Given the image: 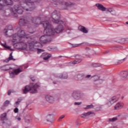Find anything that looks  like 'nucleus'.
I'll use <instances>...</instances> for the list:
<instances>
[{
	"label": "nucleus",
	"mask_w": 128,
	"mask_h": 128,
	"mask_svg": "<svg viewBox=\"0 0 128 128\" xmlns=\"http://www.w3.org/2000/svg\"><path fill=\"white\" fill-rule=\"evenodd\" d=\"M41 24L43 25L44 28V32L46 34V35L42 36L40 38V40L42 44H48V42H52V40L48 36H54V32H52V24H50V22L48 20L42 22Z\"/></svg>",
	"instance_id": "f257e3e1"
},
{
	"label": "nucleus",
	"mask_w": 128,
	"mask_h": 128,
	"mask_svg": "<svg viewBox=\"0 0 128 128\" xmlns=\"http://www.w3.org/2000/svg\"><path fill=\"white\" fill-rule=\"evenodd\" d=\"M60 14L58 13V11L54 10L52 13V18L48 19V20H52L54 24H60L56 27V28H55L54 30H52V32L54 34H54L55 32H56V34H60V32H64V26L62 25L64 24V22H62V20H60ZM51 27L52 28V25Z\"/></svg>",
	"instance_id": "f03ea898"
},
{
	"label": "nucleus",
	"mask_w": 128,
	"mask_h": 128,
	"mask_svg": "<svg viewBox=\"0 0 128 128\" xmlns=\"http://www.w3.org/2000/svg\"><path fill=\"white\" fill-rule=\"evenodd\" d=\"M26 32L24 30H20L18 32V34H14L13 36V40H12V42H16V44H20L22 46L20 48V50H24L28 47V45L24 43V42H18V40H20V38H22L26 36Z\"/></svg>",
	"instance_id": "7ed1b4c3"
},
{
	"label": "nucleus",
	"mask_w": 128,
	"mask_h": 128,
	"mask_svg": "<svg viewBox=\"0 0 128 128\" xmlns=\"http://www.w3.org/2000/svg\"><path fill=\"white\" fill-rule=\"evenodd\" d=\"M22 4L20 3V5L16 4L14 5L13 8L10 9L12 14L14 16L18 14H22L24 12V8L22 6Z\"/></svg>",
	"instance_id": "20e7f679"
},
{
	"label": "nucleus",
	"mask_w": 128,
	"mask_h": 128,
	"mask_svg": "<svg viewBox=\"0 0 128 128\" xmlns=\"http://www.w3.org/2000/svg\"><path fill=\"white\" fill-rule=\"evenodd\" d=\"M6 5L4 4V0H0V10H2V14L4 16H8L10 13H8V10H6Z\"/></svg>",
	"instance_id": "39448f33"
},
{
	"label": "nucleus",
	"mask_w": 128,
	"mask_h": 128,
	"mask_svg": "<svg viewBox=\"0 0 128 128\" xmlns=\"http://www.w3.org/2000/svg\"><path fill=\"white\" fill-rule=\"evenodd\" d=\"M32 23V20H26L24 19H20L19 21V24L20 26H28V28L30 26L31 24Z\"/></svg>",
	"instance_id": "423d86ee"
},
{
	"label": "nucleus",
	"mask_w": 128,
	"mask_h": 128,
	"mask_svg": "<svg viewBox=\"0 0 128 128\" xmlns=\"http://www.w3.org/2000/svg\"><path fill=\"white\" fill-rule=\"evenodd\" d=\"M118 98H120V96H114L112 97L107 103V105L108 106H110L112 104H114V102H116L118 100Z\"/></svg>",
	"instance_id": "0eeeda50"
},
{
	"label": "nucleus",
	"mask_w": 128,
	"mask_h": 128,
	"mask_svg": "<svg viewBox=\"0 0 128 128\" xmlns=\"http://www.w3.org/2000/svg\"><path fill=\"white\" fill-rule=\"evenodd\" d=\"M44 98L46 102L49 104H54V102H56V98L50 94L46 95Z\"/></svg>",
	"instance_id": "6e6552de"
},
{
	"label": "nucleus",
	"mask_w": 128,
	"mask_h": 128,
	"mask_svg": "<svg viewBox=\"0 0 128 128\" xmlns=\"http://www.w3.org/2000/svg\"><path fill=\"white\" fill-rule=\"evenodd\" d=\"M22 72V70L20 68L13 70V71L10 73V76L12 78H14V76Z\"/></svg>",
	"instance_id": "1a4fd4ad"
},
{
	"label": "nucleus",
	"mask_w": 128,
	"mask_h": 128,
	"mask_svg": "<svg viewBox=\"0 0 128 128\" xmlns=\"http://www.w3.org/2000/svg\"><path fill=\"white\" fill-rule=\"evenodd\" d=\"M72 96L74 100H77L80 98V91H74Z\"/></svg>",
	"instance_id": "9d476101"
},
{
	"label": "nucleus",
	"mask_w": 128,
	"mask_h": 128,
	"mask_svg": "<svg viewBox=\"0 0 128 128\" xmlns=\"http://www.w3.org/2000/svg\"><path fill=\"white\" fill-rule=\"evenodd\" d=\"M0 120L2 124H6V120H8L6 113H4L0 115Z\"/></svg>",
	"instance_id": "9b49d317"
},
{
	"label": "nucleus",
	"mask_w": 128,
	"mask_h": 128,
	"mask_svg": "<svg viewBox=\"0 0 128 128\" xmlns=\"http://www.w3.org/2000/svg\"><path fill=\"white\" fill-rule=\"evenodd\" d=\"M56 78H62V80H66L68 78V74L66 72H64L62 74H58L55 75Z\"/></svg>",
	"instance_id": "f8f14e48"
},
{
	"label": "nucleus",
	"mask_w": 128,
	"mask_h": 128,
	"mask_svg": "<svg viewBox=\"0 0 128 128\" xmlns=\"http://www.w3.org/2000/svg\"><path fill=\"white\" fill-rule=\"evenodd\" d=\"M40 88V84L38 83L34 84L32 85V94L38 93V89Z\"/></svg>",
	"instance_id": "ddd939ff"
},
{
	"label": "nucleus",
	"mask_w": 128,
	"mask_h": 128,
	"mask_svg": "<svg viewBox=\"0 0 128 128\" xmlns=\"http://www.w3.org/2000/svg\"><path fill=\"white\" fill-rule=\"evenodd\" d=\"M84 78V74H78L74 76V79L76 80H82Z\"/></svg>",
	"instance_id": "4468645a"
},
{
	"label": "nucleus",
	"mask_w": 128,
	"mask_h": 128,
	"mask_svg": "<svg viewBox=\"0 0 128 128\" xmlns=\"http://www.w3.org/2000/svg\"><path fill=\"white\" fill-rule=\"evenodd\" d=\"M32 84H30V86H25L24 89L23 90V93L24 94H28V92L30 90H32Z\"/></svg>",
	"instance_id": "2eb2a0df"
},
{
	"label": "nucleus",
	"mask_w": 128,
	"mask_h": 128,
	"mask_svg": "<svg viewBox=\"0 0 128 128\" xmlns=\"http://www.w3.org/2000/svg\"><path fill=\"white\" fill-rule=\"evenodd\" d=\"M54 119V114H50L48 115L45 119V120L46 122H52V120Z\"/></svg>",
	"instance_id": "dca6fc26"
},
{
	"label": "nucleus",
	"mask_w": 128,
	"mask_h": 128,
	"mask_svg": "<svg viewBox=\"0 0 128 128\" xmlns=\"http://www.w3.org/2000/svg\"><path fill=\"white\" fill-rule=\"evenodd\" d=\"M96 6L98 7V10H100L102 12H106V7L100 4H96Z\"/></svg>",
	"instance_id": "f3484780"
},
{
	"label": "nucleus",
	"mask_w": 128,
	"mask_h": 128,
	"mask_svg": "<svg viewBox=\"0 0 128 128\" xmlns=\"http://www.w3.org/2000/svg\"><path fill=\"white\" fill-rule=\"evenodd\" d=\"M124 104L122 102H119L114 106V110H120V108H124Z\"/></svg>",
	"instance_id": "a211bd4d"
},
{
	"label": "nucleus",
	"mask_w": 128,
	"mask_h": 128,
	"mask_svg": "<svg viewBox=\"0 0 128 128\" xmlns=\"http://www.w3.org/2000/svg\"><path fill=\"white\" fill-rule=\"evenodd\" d=\"M120 76L122 78H128V70L125 71H122L120 72Z\"/></svg>",
	"instance_id": "6ab92c4d"
},
{
	"label": "nucleus",
	"mask_w": 128,
	"mask_h": 128,
	"mask_svg": "<svg viewBox=\"0 0 128 128\" xmlns=\"http://www.w3.org/2000/svg\"><path fill=\"white\" fill-rule=\"evenodd\" d=\"M0 70H12V68H10V66L9 65H4L0 67Z\"/></svg>",
	"instance_id": "aec40b11"
},
{
	"label": "nucleus",
	"mask_w": 128,
	"mask_h": 128,
	"mask_svg": "<svg viewBox=\"0 0 128 128\" xmlns=\"http://www.w3.org/2000/svg\"><path fill=\"white\" fill-rule=\"evenodd\" d=\"M90 114H94V112L92 111H90L86 113H84L81 115L82 118H86V116H90Z\"/></svg>",
	"instance_id": "412c9836"
},
{
	"label": "nucleus",
	"mask_w": 128,
	"mask_h": 128,
	"mask_svg": "<svg viewBox=\"0 0 128 128\" xmlns=\"http://www.w3.org/2000/svg\"><path fill=\"white\" fill-rule=\"evenodd\" d=\"M78 30L80 32H84V34H88V31L86 28V27L84 26H78Z\"/></svg>",
	"instance_id": "4be33fe9"
},
{
	"label": "nucleus",
	"mask_w": 128,
	"mask_h": 128,
	"mask_svg": "<svg viewBox=\"0 0 128 128\" xmlns=\"http://www.w3.org/2000/svg\"><path fill=\"white\" fill-rule=\"evenodd\" d=\"M3 2H4V4L6 6H12L14 4L12 0H3Z\"/></svg>",
	"instance_id": "5701e85b"
},
{
	"label": "nucleus",
	"mask_w": 128,
	"mask_h": 128,
	"mask_svg": "<svg viewBox=\"0 0 128 128\" xmlns=\"http://www.w3.org/2000/svg\"><path fill=\"white\" fill-rule=\"evenodd\" d=\"M10 60H16V59L14 58L12 56V53H10L9 58L4 60L5 62H8Z\"/></svg>",
	"instance_id": "b1692460"
},
{
	"label": "nucleus",
	"mask_w": 128,
	"mask_h": 128,
	"mask_svg": "<svg viewBox=\"0 0 128 128\" xmlns=\"http://www.w3.org/2000/svg\"><path fill=\"white\" fill-rule=\"evenodd\" d=\"M28 44L30 50H32V38H28Z\"/></svg>",
	"instance_id": "393cba45"
},
{
	"label": "nucleus",
	"mask_w": 128,
	"mask_h": 128,
	"mask_svg": "<svg viewBox=\"0 0 128 128\" xmlns=\"http://www.w3.org/2000/svg\"><path fill=\"white\" fill-rule=\"evenodd\" d=\"M8 30H12V25H10V26H8V30L4 29V34H6V36H8V34H7Z\"/></svg>",
	"instance_id": "a878e982"
},
{
	"label": "nucleus",
	"mask_w": 128,
	"mask_h": 128,
	"mask_svg": "<svg viewBox=\"0 0 128 128\" xmlns=\"http://www.w3.org/2000/svg\"><path fill=\"white\" fill-rule=\"evenodd\" d=\"M24 4H26L27 6H32V0H24Z\"/></svg>",
	"instance_id": "bb28decb"
},
{
	"label": "nucleus",
	"mask_w": 128,
	"mask_h": 128,
	"mask_svg": "<svg viewBox=\"0 0 128 128\" xmlns=\"http://www.w3.org/2000/svg\"><path fill=\"white\" fill-rule=\"evenodd\" d=\"M80 60H74V62H70L69 64L72 66H74V64H80Z\"/></svg>",
	"instance_id": "cd10ccee"
},
{
	"label": "nucleus",
	"mask_w": 128,
	"mask_h": 128,
	"mask_svg": "<svg viewBox=\"0 0 128 128\" xmlns=\"http://www.w3.org/2000/svg\"><path fill=\"white\" fill-rule=\"evenodd\" d=\"M32 46H40V43L38 42V41L33 42Z\"/></svg>",
	"instance_id": "c85d7f7f"
},
{
	"label": "nucleus",
	"mask_w": 128,
	"mask_h": 128,
	"mask_svg": "<svg viewBox=\"0 0 128 128\" xmlns=\"http://www.w3.org/2000/svg\"><path fill=\"white\" fill-rule=\"evenodd\" d=\"M94 108V106L92 104L90 105H88L86 108H84L85 110H88L90 108Z\"/></svg>",
	"instance_id": "c756f323"
},
{
	"label": "nucleus",
	"mask_w": 128,
	"mask_h": 128,
	"mask_svg": "<svg viewBox=\"0 0 128 128\" xmlns=\"http://www.w3.org/2000/svg\"><path fill=\"white\" fill-rule=\"evenodd\" d=\"M52 58V54H49L46 56H44V58H43V60H48V58Z\"/></svg>",
	"instance_id": "7c9ffc66"
},
{
	"label": "nucleus",
	"mask_w": 128,
	"mask_h": 128,
	"mask_svg": "<svg viewBox=\"0 0 128 128\" xmlns=\"http://www.w3.org/2000/svg\"><path fill=\"white\" fill-rule=\"evenodd\" d=\"M124 60H126V58L121 60H118L117 62V64H122Z\"/></svg>",
	"instance_id": "2f4dec72"
},
{
	"label": "nucleus",
	"mask_w": 128,
	"mask_h": 128,
	"mask_svg": "<svg viewBox=\"0 0 128 128\" xmlns=\"http://www.w3.org/2000/svg\"><path fill=\"white\" fill-rule=\"evenodd\" d=\"M76 60H78V62H82V57H80V56L79 55H76Z\"/></svg>",
	"instance_id": "473e14b6"
},
{
	"label": "nucleus",
	"mask_w": 128,
	"mask_h": 128,
	"mask_svg": "<svg viewBox=\"0 0 128 128\" xmlns=\"http://www.w3.org/2000/svg\"><path fill=\"white\" fill-rule=\"evenodd\" d=\"M118 120V118L117 117H114L112 118L109 119V122H116Z\"/></svg>",
	"instance_id": "72a5a7b5"
},
{
	"label": "nucleus",
	"mask_w": 128,
	"mask_h": 128,
	"mask_svg": "<svg viewBox=\"0 0 128 128\" xmlns=\"http://www.w3.org/2000/svg\"><path fill=\"white\" fill-rule=\"evenodd\" d=\"M10 104V101L9 100H6L4 103V106H8V104Z\"/></svg>",
	"instance_id": "f704fd0d"
},
{
	"label": "nucleus",
	"mask_w": 128,
	"mask_h": 128,
	"mask_svg": "<svg viewBox=\"0 0 128 128\" xmlns=\"http://www.w3.org/2000/svg\"><path fill=\"white\" fill-rule=\"evenodd\" d=\"M106 10L107 12H114V10L112 8H106Z\"/></svg>",
	"instance_id": "c9c22d12"
},
{
	"label": "nucleus",
	"mask_w": 128,
	"mask_h": 128,
	"mask_svg": "<svg viewBox=\"0 0 128 128\" xmlns=\"http://www.w3.org/2000/svg\"><path fill=\"white\" fill-rule=\"evenodd\" d=\"M22 98H18V101L16 102V106H18V104H20V102H22Z\"/></svg>",
	"instance_id": "e433bc0d"
},
{
	"label": "nucleus",
	"mask_w": 128,
	"mask_h": 128,
	"mask_svg": "<svg viewBox=\"0 0 128 128\" xmlns=\"http://www.w3.org/2000/svg\"><path fill=\"white\" fill-rule=\"evenodd\" d=\"M2 46H4V48H8V50H12L11 47L8 46L6 44H2Z\"/></svg>",
	"instance_id": "4c0bfd02"
},
{
	"label": "nucleus",
	"mask_w": 128,
	"mask_h": 128,
	"mask_svg": "<svg viewBox=\"0 0 128 128\" xmlns=\"http://www.w3.org/2000/svg\"><path fill=\"white\" fill-rule=\"evenodd\" d=\"M92 78L94 82H96V80H98L100 78L98 76H93Z\"/></svg>",
	"instance_id": "58836bf2"
},
{
	"label": "nucleus",
	"mask_w": 128,
	"mask_h": 128,
	"mask_svg": "<svg viewBox=\"0 0 128 128\" xmlns=\"http://www.w3.org/2000/svg\"><path fill=\"white\" fill-rule=\"evenodd\" d=\"M100 64L97 63H94L92 64V66H94V68H98V66H100Z\"/></svg>",
	"instance_id": "ea45409f"
},
{
	"label": "nucleus",
	"mask_w": 128,
	"mask_h": 128,
	"mask_svg": "<svg viewBox=\"0 0 128 128\" xmlns=\"http://www.w3.org/2000/svg\"><path fill=\"white\" fill-rule=\"evenodd\" d=\"M126 38H122V39H121L120 42L121 44H126Z\"/></svg>",
	"instance_id": "a19ab883"
},
{
	"label": "nucleus",
	"mask_w": 128,
	"mask_h": 128,
	"mask_svg": "<svg viewBox=\"0 0 128 128\" xmlns=\"http://www.w3.org/2000/svg\"><path fill=\"white\" fill-rule=\"evenodd\" d=\"M93 86H94V88H98V83L95 82L93 84Z\"/></svg>",
	"instance_id": "79ce46f5"
},
{
	"label": "nucleus",
	"mask_w": 128,
	"mask_h": 128,
	"mask_svg": "<svg viewBox=\"0 0 128 128\" xmlns=\"http://www.w3.org/2000/svg\"><path fill=\"white\" fill-rule=\"evenodd\" d=\"M82 102H75L74 103V106H80L82 104Z\"/></svg>",
	"instance_id": "37998d69"
},
{
	"label": "nucleus",
	"mask_w": 128,
	"mask_h": 128,
	"mask_svg": "<svg viewBox=\"0 0 128 128\" xmlns=\"http://www.w3.org/2000/svg\"><path fill=\"white\" fill-rule=\"evenodd\" d=\"M38 54H40V52H44V50H42V49H38Z\"/></svg>",
	"instance_id": "c03bdc74"
},
{
	"label": "nucleus",
	"mask_w": 128,
	"mask_h": 128,
	"mask_svg": "<svg viewBox=\"0 0 128 128\" xmlns=\"http://www.w3.org/2000/svg\"><path fill=\"white\" fill-rule=\"evenodd\" d=\"M15 120H18V122L22 120V118L18 116L15 117Z\"/></svg>",
	"instance_id": "a18cd8bd"
},
{
	"label": "nucleus",
	"mask_w": 128,
	"mask_h": 128,
	"mask_svg": "<svg viewBox=\"0 0 128 128\" xmlns=\"http://www.w3.org/2000/svg\"><path fill=\"white\" fill-rule=\"evenodd\" d=\"M91 77H92V76L90 74L84 76L85 78H88V79L90 78H91Z\"/></svg>",
	"instance_id": "49530a36"
},
{
	"label": "nucleus",
	"mask_w": 128,
	"mask_h": 128,
	"mask_svg": "<svg viewBox=\"0 0 128 128\" xmlns=\"http://www.w3.org/2000/svg\"><path fill=\"white\" fill-rule=\"evenodd\" d=\"M14 112H15V114H16L17 112H18V108H16L14 110Z\"/></svg>",
	"instance_id": "de8ad7c7"
},
{
	"label": "nucleus",
	"mask_w": 128,
	"mask_h": 128,
	"mask_svg": "<svg viewBox=\"0 0 128 128\" xmlns=\"http://www.w3.org/2000/svg\"><path fill=\"white\" fill-rule=\"evenodd\" d=\"M48 55V53L46 52H44V53H43L42 54L41 56L42 57V56H46Z\"/></svg>",
	"instance_id": "09e8293b"
},
{
	"label": "nucleus",
	"mask_w": 128,
	"mask_h": 128,
	"mask_svg": "<svg viewBox=\"0 0 128 128\" xmlns=\"http://www.w3.org/2000/svg\"><path fill=\"white\" fill-rule=\"evenodd\" d=\"M72 4H70V3L68 2H66L65 3V6H70Z\"/></svg>",
	"instance_id": "8fccbe9b"
},
{
	"label": "nucleus",
	"mask_w": 128,
	"mask_h": 128,
	"mask_svg": "<svg viewBox=\"0 0 128 128\" xmlns=\"http://www.w3.org/2000/svg\"><path fill=\"white\" fill-rule=\"evenodd\" d=\"M64 118V115H62L60 118H59V120H62Z\"/></svg>",
	"instance_id": "3c124183"
},
{
	"label": "nucleus",
	"mask_w": 128,
	"mask_h": 128,
	"mask_svg": "<svg viewBox=\"0 0 128 128\" xmlns=\"http://www.w3.org/2000/svg\"><path fill=\"white\" fill-rule=\"evenodd\" d=\"M10 94H12V92L10 90H8V96H10Z\"/></svg>",
	"instance_id": "603ef678"
},
{
	"label": "nucleus",
	"mask_w": 128,
	"mask_h": 128,
	"mask_svg": "<svg viewBox=\"0 0 128 128\" xmlns=\"http://www.w3.org/2000/svg\"><path fill=\"white\" fill-rule=\"evenodd\" d=\"M34 0V2H33V4H34V2H38V0Z\"/></svg>",
	"instance_id": "864d4df0"
},
{
	"label": "nucleus",
	"mask_w": 128,
	"mask_h": 128,
	"mask_svg": "<svg viewBox=\"0 0 128 128\" xmlns=\"http://www.w3.org/2000/svg\"><path fill=\"white\" fill-rule=\"evenodd\" d=\"M26 10H27V12H28V10H30H30H28V9H26Z\"/></svg>",
	"instance_id": "5fc2aeb1"
},
{
	"label": "nucleus",
	"mask_w": 128,
	"mask_h": 128,
	"mask_svg": "<svg viewBox=\"0 0 128 128\" xmlns=\"http://www.w3.org/2000/svg\"><path fill=\"white\" fill-rule=\"evenodd\" d=\"M75 46H78V44H76V45H75Z\"/></svg>",
	"instance_id": "6e6d98bb"
},
{
	"label": "nucleus",
	"mask_w": 128,
	"mask_h": 128,
	"mask_svg": "<svg viewBox=\"0 0 128 128\" xmlns=\"http://www.w3.org/2000/svg\"><path fill=\"white\" fill-rule=\"evenodd\" d=\"M58 58H62V56H59Z\"/></svg>",
	"instance_id": "4d7b16f0"
},
{
	"label": "nucleus",
	"mask_w": 128,
	"mask_h": 128,
	"mask_svg": "<svg viewBox=\"0 0 128 128\" xmlns=\"http://www.w3.org/2000/svg\"><path fill=\"white\" fill-rule=\"evenodd\" d=\"M53 83L54 84H56V82H53Z\"/></svg>",
	"instance_id": "13d9d810"
},
{
	"label": "nucleus",
	"mask_w": 128,
	"mask_h": 128,
	"mask_svg": "<svg viewBox=\"0 0 128 128\" xmlns=\"http://www.w3.org/2000/svg\"><path fill=\"white\" fill-rule=\"evenodd\" d=\"M126 24H128V22H126Z\"/></svg>",
	"instance_id": "bf43d9fd"
},
{
	"label": "nucleus",
	"mask_w": 128,
	"mask_h": 128,
	"mask_svg": "<svg viewBox=\"0 0 128 128\" xmlns=\"http://www.w3.org/2000/svg\"><path fill=\"white\" fill-rule=\"evenodd\" d=\"M16 2H18L20 0H15Z\"/></svg>",
	"instance_id": "052dcab7"
},
{
	"label": "nucleus",
	"mask_w": 128,
	"mask_h": 128,
	"mask_svg": "<svg viewBox=\"0 0 128 128\" xmlns=\"http://www.w3.org/2000/svg\"><path fill=\"white\" fill-rule=\"evenodd\" d=\"M112 128H117L116 127H112Z\"/></svg>",
	"instance_id": "680f3d73"
},
{
	"label": "nucleus",
	"mask_w": 128,
	"mask_h": 128,
	"mask_svg": "<svg viewBox=\"0 0 128 128\" xmlns=\"http://www.w3.org/2000/svg\"><path fill=\"white\" fill-rule=\"evenodd\" d=\"M36 20H38V18H37V19H36Z\"/></svg>",
	"instance_id": "e2e57ef3"
},
{
	"label": "nucleus",
	"mask_w": 128,
	"mask_h": 128,
	"mask_svg": "<svg viewBox=\"0 0 128 128\" xmlns=\"http://www.w3.org/2000/svg\"><path fill=\"white\" fill-rule=\"evenodd\" d=\"M36 24H38V23H36Z\"/></svg>",
	"instance_id": "0e129e2a"
},
{
	"label": "nucleus",
	"mask_w": 128,
	"mask_h": 128,
	"mask_svg": "<svg viewBox=\"0 0 128 128\" xmlns=\"http://www.w3.org/2000/svg\"><path fill=\"white\" fill-rule=\"evenodd\" d=\"M32 82H34V80H32Z\"/></svg>",
	"instance_id": "69168bd1"
},
{
	"label": "nucleus",
	"mask_w": 128,
	"mask_h": 128,
	"mask_svg": "<svg viewBox=\"0 0 128 128\" xmlns=\"http://www.w3.org/2000/svg\"><path fill=\"white\" fill-rule=\"evenodd\" d=\"M65 58H68V57H67V56H65Z\"/></svg>",
	"instance_id": "338daca9"
},
{
	"label": "nucleus",
	"mask_w": 128,
	"mask_h": 128,
	"mask_svg": "<svg viewBox=\"0 0 128 128\" xmlns=\"http://www.w3.org/2000/svg\"><path fill=\"white\" fill-rule=\"evenodd\" d=\"M122 98H124V97H122Z\"/></svg>",
	"instance_id": "774afa93"
}]
</instances>
